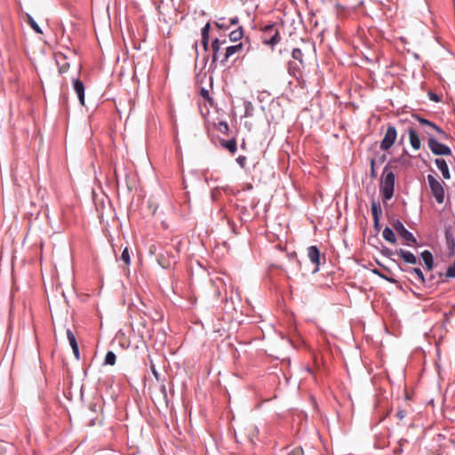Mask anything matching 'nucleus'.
Returning <instances> with one entry per match:
<instances>
[{
	"mask_svg": "<svg viewBox=\"0 0 455 455\" xmlns=\"http://www.w3.org/2000/svg\"><path fill=\"white\" fill-rule=\"evenodd\" d=\"M116 362V355L113 351H108L105 356V364L115 365Z\"/></svg>",
	"mask_w": 455,
	"mask_h": 455,
	"instance_id": "nucleus-24",
	"label": "nucleus"
},
{
	"mask_svg": "<svg viewBox=\"0 0 455 455\" xmlns=\"http://www.w3.org/2000/svg\"><path fill=\"white\" fill-rule=\"evenodd\" d=\"M307 257L309 260L315 266V272L318 270L320 265L321 253L317 246L311 245L307 248Z\"/></svg>",
	"mask_w": 455,
	"mask_h": 455,
	"instance_id": "nucleus-10",
	"label": "nucleus"
},
{
	"mask_svg": "<svg viewBox=\"0 0 455 455\" xmlns=\"http://www.w3.org/2000/svg\"><path fill=\"white\" fill-rule=\"evenodd\" d=\"M211 25L209 22H207L204 27L201 30V36L202 39H209V31H210Z\"/></svg>",
	"mask_w": 455,
	"mask_h": 455,
	"instance_id": "nucleus-28",
	"label": "nucleus"
},
{
	"mask_svg": "<svg viewBox=\"0 0 455 455\" xmlns=\"http://www.w3.org/2000/svg\"><path fill=\"white\" fill-rule=\"evenodd\" d=\"M414 118H416V120L422 126H427V127L433 129L437 133V136H438L439 140H447V139H449V135L443 130H442L439 126H437L435 124L430 122L427 119L420 117L419 116H414Z\"/></svg>",
	"mask_w": 455,
	"mask_h": 455,
	"instance_id": "nucleus-6",
	"label": "nucleus"
},
{
	"mask_svg": "<svg viewBox=\"0 0 455 455\" xmlns=\"http://www.w3.org/2000/svg\"><path fill=\"white\" fill-rule=\"evenodd\" d=\"M429 98H430L431 100L435 101V102H438L440 100V99L437 96V94L433 93V92L429 93Z\"/></svg>",
	"mask_w": 455,
	"mask_h": 455,
	"instance_id": "nucleus-39",
	"label": "nucleus"
},
{
	"mask_svg": "<svg viewBox=\"0 0 455 455\" xmlns=\"http://www.w3.org/2000/svg\"><path fill=\"white\" fill-rule=\"evenodd\" d=\"M393 227L395 230L398 233V235L408 243H416V239L413 236V235L404 228L403 224L401 221L396 220L393 224Z\"/></svg>",
	"mask_w": 455,
	"mask_h": 455,
	"instance_id": "nucleus-7",
	"label": "nucleus"
},
{
	"mask_svg": "<svg viewBox=\"0 0 455 455\" xmlns=\"http://www.w3.org/2000/svg\"><path fill=\"white\" fill-rule=\"evenodd\" d=\"M201 95H202L204 99H206V100H211L210 95H209V92H208L207 90H205V89H202V90H201Z\"/></svg>",
	"mask_w": 455,
	"mask_h": 455,
	"instance_id": "nucleus-36",
	"label": "nucleus"
},
{
	"mask_svg": "<svg viewBox=\"0 0 455 455\" xmlns=\"http://www.w3.org/2000/svg\"><path fill=\"white\" fill-rule=\"evenodd\" d=\"M406 416V411L404 410H399L397 412H396V417L399 419H403Z\"/></svg>",
	"mask_w": 455,
	"mask_h": 455,
	"instance_id": "nucleus-33",
	"label": "nucleus"
},
{
	"mask_svg": "<svg viewBox=\"0 0 455 455\" xmlns=\"http://www.w3.org/2000/svg\"><path fill=\"white\" fill-rule=\"evenodd\" d=\"M446 239H447L448 248L451 251V254H452L454 251L455 242H454L453 238L451 237V235H450L448 232H446Z\"/></svg>",
	"mask_w": 455,
	"mask_h": 455,
	"instance_id": "nucleus-27",
	"label": "nucleus"
},
{
	"mask_svg": "<svg viewBox=\"0 0 455 455\" xmlns=\"http://www.w3.org/2000/svg\"><path fill=\"white\" fill-rule=\"evenodd\" d=\"M395 188V174L387 167H385L380 181V191L385 201L392 198Z\"/></svg>",
	"mask_w": 455,
	"mask_h": 455,
	"instance_id": "nucleus-2",
	"label": "nucleus"
},
{
	"mask_svg": "<svg viewBox=\"0 0 455 455\" xmlns=\"http://www.w3.org/2000/svg\"><path fill=\"white\" fill-rule=\"evenodd\" d=\"M217 129L222 133H228V124L227 122L221 121L219 123Z\"/></svg>",
	"mask_w": 455,
	"mask_h": 455,
	"instance_id": "nucleus-29",
	"label": "nucleus"
},
{
	"mask_svg": "<svg viewBox=\"0 0 455 455\" xmlns=\"http://www.w3.org/2000/svg\"><path fill=\"white\" fill-rule=\"evenodd\" d=\"M425 127V130L424 132H426V131H429L431 133H433V132H435L433 129L427 127V126H424Z\"/></svg>",
	"mask_w": 455,
	"mask_h": 455,
	"instance_id": "nucleus-43",
	"label": "nucleus"
},
{
	"mask_svg": "<svg viewBox=\"0 0 455 455\" xmlns=\"http://www.w3.org/2000/svg\"><path fill=\"white\" fill-rule=\"evenodd\" d=\"M66 334H67V339H68L69 345L73 350L76 359L80 360V352H79L78 343H77L75 334L73 333V331L70 329L67 330Z\"/></svg>",
	"mask_w": 455,
	"mask_h": 455,
	"instance_id": "nucleus-11",
	"label": "nucleus"
},
{
	"mask_svg": "<svg viewBox=\"0 0 455 455\" xmlns=\"http://www.w3.org/2000/svg\"><path fill=\"white\" fill-rule=\"evenodd\" d=\"M428 136L427 145L431 152L435 156H450L451 151L449 147L440 143L437 139L435 138L434 133L429 131H426Z\"/></svg>",
	"mask_w": 455,
	"mask_h": 455,
	"instance_id": "nucleus-3",
	"label": "nucleus"
},
{
	"mask_svg": "<svg viewBox=\"0 0 455 455\" xmlns=\"http://www.w3.org/2000/svg\"><path fill=\"white\" fill-rule=\"evenodd\" d=\"M304 51L300 48H294L291 52V57L299 60L301 65H303V56H304Z\"/></svg>",
	"mask_w": 455,
	"mask_h": 455,
	"instance_id": "nucleus-23",
	"label": "nucleus"
},
{
	"mask_svg": "<svg viewBox=\"0 0 455 455\" xmlns=\"http://www.w3.org/2000/svg\"><path fill=\"white\" fill-rule=\"evenodd\" d=\"M347 402L349 403V405H348V411H349L350 417L352 418L353 415H354V403H353L351 395L349 394L347 395Z\"/></svg>",
	"mask_w": 455,
	"mask_h": 455,
	"instance_id": "nucleus-31",
	"label": "nucleus"
},
{
	"mask_svg": "<svg viewBox=\"0 0 455 455\" xmlns=\"http://www.w3.org/2000/svg\"><path fill=\"white\" fill-rule=\"evenodd\" d=\"M120 259L124 263L125 266H129L131 264V257L128 247H125L123 250Z\"/></svg>",
	"mask_w": 455,
	"mask_h": 455,
	"instance_id": "nucleus-25",
	"label": "nucleus"
},
{
	"mask_svg": "<svg viewBox=\"0 0 455 455\" xmlns=\"http://www.w3.org/2000/svg\"><path fill=\"white\" fill-rule=\"evenodd\" d=\"M202 45L204 49V51H207L208 50V47H209V39H202Z\"/></svg>",
	"mask_w": 455,
	"mask_h": 455,
	"instance_id": "nucleus-40",
	"label": "nucleus"
},
{
	"mask_svg": "<svg viewBox=\"0 0 455 455\" xmlns=\"http://www.w3.org/2000/svg\"><path fill=\"white\" fill-rule=\"evenodd\" d=\"M222 145L232 154H235L237 149L236 140L235 139H231L229 140H223Z\"/></svg>",
	"mask_w": 455,
	"mask_h": 455,
	"instance_id": "nucleus-20",
	"label": "nucleus"
},
{
	"mask_svg": "<svg viewBox=\"0 0 455 455\" xmlns=\"http://www.w3.org/2000/svg\"><path fill=\"white\" fill-rule=\"evenodd\" d=\"M421 258L428 270H431L434 267V259L432 253L426 250L421 252Z\"/></svg>",
	"mask_w": 455,
	"mask_h": 455,
	"instance_id": "nucleus-17",
	"label": "nucleus"
},
{
	"mask_svg": "<svg viewBox=\"0 0 455 455\" xmlns=\"http://www.w3.org/2000/svg\"><path fill=\"white\" fill-rule=\"evenodd\" d=\"M261 41L265 45L274 49L281 41V36L277 25L271 23L261 28Z\"/></svg>",
	"mask_w": 455,
	"mask_h": 455,
	"instance_id": "nucleus-1",
	"label": "nucleus"
},
{
	"mask_svg": "<svg viewBox=\"0 0 455 455\" xmlns=\"http://www.w3.org/2000/svg\"><path fill=\"white\" fill-rule=\"evenodd\" d=\"M157 261H158L159 265L164 268H167L170 267V263L165 262L164 256L161 254L157 256Z\"/></svg>",
	"mask_w": 455,
	"mask_h": 455,
	"instance_id": "nucleus-30",
	"label": "nucleus"
},
{
	"mask_svg": "<svg viewBox=\"0 0 455 455\" xmlns=\"http://www.w3.org/2000/svg\"><path fill=\"white\" fill-rule=\"evenodd\" d=\"M242 49L243 43H239L237 44L226 47L225 52L223 53L222 58L220 59V64L222 66H226L229 58H231L234 54L239 52Z\"/></svg>",
	"mask_w": 455,
	"mask_h": 455,
	"instance_id": "nucleus-8",
	"label": "nucleus"
},
{
	"mask_svg": "<svg viewBox=\"0 0 455 455\" xmlns=\"http://www.w3.org/2000/svg\"><path fill=\"white\" fill-rule=\"evenodd\" d=\"M56 63L59 67V72L60 74L66 73L69 69L70 64L64 55L58 56L56 58Z\"/></svg>",
	"mask_w": 455,
	"mask_h": 455,
	"instance_id": "nucleus-15",
	"label": "nucleus"
},
{
	"mask_svg": "<svg viewBox=\"0 0 455 455\" xmlns=\"http://www.w3.org/2000/svg\"><path fill=\"white\" fill-rule=\"evenodd\" d=\"M245 110H246V116L251 115L250 111L252 110V105L251 102L245 103Z\"/></svg>",
	"mask_w": 455,
	"mask_h": 455,
	"instance_id": "nucleus-38",
	"label": "nucleus"
},
{
	"mask_svg": "<svg viewBox=\"0 0 455 455\" xmlns=\"http://www.w3.org/2000/svg\"><path fill=\"white\" fill-rule=\"evenodd\" d=\"M306 370L308 373L313 374V371L309 367H307Z\"/></svg>",
	"mask_w": 455,
	"mask_h": 455,
	"instance_id": "nucleus-44",
	"label": "nucleus"
},
{
	"mask_svg": "<svg viewBox=\"0 0 455 455\" xmlns=\"http://www.w3.org/2000/svg\"><path fill=\"white\" fill-rule=\"evenodd\" d=\"M407 271L410 272L421 283H425V277H424L423 272L421 271L420 268L412 267V268H409Z\"/></svg>",
	"mask_w": 455,
	"mask_h": 455,
	"instance_id": "nucleus-22",
	"label": "nucleus"
},
{
	"mask_svg": "<svg viewBox=\"0 0 455 455\" xmlns=\"http://www.w3.org/2000/svg\"><path fill=\"white\" fill-rule=\"evenodd\" d=\"M397 137V132L393 125H389L387 129L385 136L380 142V148L382 150H388L395 143Z\"/></svg>",
	"mask_w": 455,
	"mask_h": 455,
	"instance_id": "nucleus-5",
	"label": "nucleus"
},
{
	"mask_svg": "<svg viewBox=\"0 0 455 455\" xmlns=\"http://www.w3.org/2000/svg\"><path fill=\"white\" fill-rule=\"evenodd\" d=\"M407 132L409 134L410 143L412 148L415 150H419L421 147V142L419 135L417 134V132L411 126L407 129Z\"/></svg>",
	"mask_w": 455,
	"mask_h": 455,
	"instance_id": "nucleus-12",
	"label": "nucleus"
},
{
	"mask_svg": "<svg viewBox=\"0 0 455 455\" xmlns=\"http://www.w3.org/2000/svg\"><path fill=\"white\" fill-rule=\"evenodd\" d=\"M371 211L372 219L379 218V215L381 214V207L379 202L372 201L371 204Z\"/></svg>",
	"mask_w": 455,
	"mask_h": 455,
	"instance_id": "nucleus-21",
	"label": "nucleus"
},
{
	"mask_svg": "<svg viewBox=\"0 0 455 455\" xmlns=\"http://www.w3.org/2000/svg\"><path fill=\"white\" fill-rule=\"evenodd\" d=\"M382 235H383L384 239L387 240V242H389L393 244H395L396 243V238H395V233L390 228L386 227L382 232Z\"/></svg>",
	"mask_w": 455,
	"mask_h": 455,
	"instance_id": "nucleus-18",
	"label": "nucleus"
},
{
	"mask_svg": "<svg viewBox=\"0 0 455 455\" xmlns=\"http://www.w3.org/2000/svg\"><path fill=\"white\" fill-rule=\"evenodd\" d=\"M374 164H375V160L371 159V177H375L376 176V172H375V169H374Z\"/></svg>",
	"mask_w": 455,
	"mask_h": 455,
	"instance_id": "nucleus-34",
	"label": "nucleus"
},
{
	"mask_svg": "<svg viewBox=\"0 0 455 455\" xmlns=\"http://www.w3.org/2000/svg\"><path fill=\"white\" fill-rule=\"evenodd\" d=\"M243 36V29L242 27H239L238 28L230 32L229 39L232 42H237L242 39Z\"/></svg>",
	"mask_w": 455,
	"mask_h": 455,
	"instance_id": "nucleus-19",
	"label": "nucleus"
},
{
	"mask_svg": "<svg viewBox=\"0 0 455 455\" xmlns=\"http://www.w3.org/2000/svg\"><path fill=\"white\" fill-rule=\"evenodd\" d=\"M373 226L376 230L379 231L380 229L379 218L373 219Z\"/></svg>",
	"mask_w": 455,
	"mask_h": 455,
	"instance_id": "nucleus-37",
	"label": "nucleus"
},
{
	"mask_svg": "<svg viewBox=\"0 0 455 455\" xmlns=\"http://www.w3.org/2000/svg\"><path fill=\"white\" fill-rule=\"evenodd\" d=\"M227 44V40L224 38L220 40L219 38H215L212 42V63L217 61L219 59L220 60L223 54L220 53L221 46Z\"/></svg>",
	"mask_w": 455,
	"mask_h": 455,
	"instance_id": "nucleus-9",
	"label": "nucleus"
},
{
	"mask_svg": "<svg viewBox=\"0 0 455 455\" xmlns=\"http://www.w3.org/2000/svg\"><path fill=\"white\" fill-rule=\"evenodd\" d=\"M161 390H162V392H163L164 396L166 398V396H167V392H166V387H165V386H164V385H163V386L161 387Z\"/></svg>",
	"mask_w": 455,
	"mask_h": 455,
	"instance_id": "nucleus-42",
	"label": "nucleus"
},
{
	"mask_svg": "<svg viewBox=\"0 0 455 455\" xmlns=\"http://www.w3.org/2000/svg\"><path fill=\"white\" fill-rule=\"evenodd\" d=\"M399 256L407 263L411 264H416L417 263V258L413 253H411L409 251H404L403 249H400L398 251Z\"/></svg>",
	"mask_w": 455,
	"mask_h": 455,
	"instance_id": "nucleus-16",
	"label": "nucleus"
},
{
	"mask_svg": "<svg viewBox=\"0 0 455 455\" xmlns=\"http://www.w3.org/2000/svg\"><path fill=\"white\" fill-rule=\"evenodd\" d=\"M246 157L244 156H239L237 158H236V163L242 167L243 168L246 164Z\"/></svg>",
	"mask_w": 455,
	"mask_h": 455,
	"instance_id": "nucleus-32",
	"label": "nucleus"
},
{
	"mask_svg": "<svg viewBox=\"0 0 455 455\" xmlns=\"http://www.w3.org/2000/svg\"><path fill=\"white\" fill-rule=\"evenodd\" d=\"M435 163L437 168L441 171L443 179L450 180L451 174L446 161L443 158H436Z\"/></svg>",
	"mask_w": 455,
	"mask_h": 455,
	"instance_id": "nucleus-14",
	"label": "nucleus"
},
{
	"mask_svg": "<svg viewBox=\"0 0 455 455\" xmlns=\"http://www.w3.org/2000/svg\"><path fill=\"white\" fill-rule=\"evenodd\" d=\"M239 21L237 17H233L229 20V25H235Z\"/></svg>",
	"mask_w": 455,
	"mask_h": 455,
	"instance_id": "nucleus-41",
	"label": "nucleus"
},
{
	"mask_svg": "<svg viewBox=\"0 0 455 455\" xmlns=\"http://www.w3.org/2000/svg\"><path fill=\"white\" fill-rule=\"evenodd\" d=\"M221 20H222V19H221V20H220L219 21H217V22L215 23V25H216L218 28H226V29H227V28H228V27H229V26H228V25H226V24H225V23H223V22H221Z\"/></svg>",
	"mask_w": 455,
	"mask_h": 455,
	"instance_id": "nucleus-35",
	"label": "nucleus"
},
{
	"mask_svg": "<svg viewBox=\"0 0 455 455\" xmlns=\"http://www.w3.org/2000/svg\"><path fill=\"white\" fill-rule=\"evenodd\" d=\"M27 17H28V24L30 25V27L33 28V30L38 34H42V30L40 28V27L38 26V24L35 21V20L32 18L31 15L29 14H27Z\"/></svg>",
	"mask_w": 455,
	"mask_h": 455,
	"instance_id": "nucleus-26",
	"label": "nucleus"
},
{
	"mask_svg": "<svg viewBox=\"0 0 455 455\" xmlns=\"http://www.w3.org/2000/svg\"><path fill=\"white\" fill-rule=\"evenodd\" d=\"M427 182L429 184L431 192L438 204H443L444 201V190L442 183L437 180L433 175H427Z\"/></svg>",
	"mask_w": 455,
	"mask_h": 455,
	"instance_id": "nucleus-4",
	"label": "nucleus"
},
{
	"mask_svg": "<svg viewBox=\"0 0 455 455\" xmlns=\"http://www.w3.org/2000/svg\"><path fill=\"white\" fill-rule=\"evenodd\" d=\"M73 87L74 91L77 94L79 102L84 106V83L79 79L73 80Z\"/></svg>",
	"mask_w": 455,
	"mask_h": 455,
	"instance_id": "nucleus-13",
	"label": "nucleus"
}]
</instances>
